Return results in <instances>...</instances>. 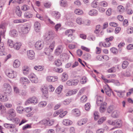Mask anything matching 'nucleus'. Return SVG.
I'll return each mask as SVG.
<instances>
[{
    "instance_id": "obj_1",
    "label": "nucleus",
    "mask_w": 133,
    "mask_h": 133,
    "mask_svg": "<svg viewBox=\"0 0 133 133\" xmlns=\"http://www.w3.org/2000/svg\"><path fill=\"white\" fill-rule=\"evenodd\" d=\"M108 123L110 125H115L116 127H119L122 126V122L119 119H116L113 121L111 120H109L108 121Z\"/></svg>"
},
{
    "instance_id": "obj_2",
    "label": "nucleus",
    "mask_w": 133,
    "mask_h": 133,
    "mask_svg": "<svg viewBox=\"0 0 133 133\" xmlns=\"http://www.w3.org/2000/svg\"><path fill=\"white\" fill-rule=\"evenodd\" d=\"M3 86L5 93L8 95L10 94L12 91V89L10 84L5 83L4 84Z\"/></svg>"
},
{
    "instance_id": "obj_3",
    "label": "nucleus",
    "mask_w": 133,
    "mask_h": 133,
    "mask_svg": "<svg viewBox=\"0 0 133 133\" xmlns=\"http://www.w3.org/2000/svg\"><path fill=\"white\" fill-rule=\"evenodd\" d=\"M5 73L9 78H13L16 77L17 75L16 72L11 69H9L6 70L5 71Z\"/></svg>"
},
{
    "instance_id": "obj_4",
    "label": "nucleus",
    "mask_w": 133,
    "mask_h": 133,
    "mask_svg": "<svg viewBox=\"0 0 133 133\" xmlns=\"http://www.w3.org/2000/svg\"><path fill=\"white\" fill-rule=\"evenodd\" d=\"M7 24L6 23H2L0 24V36L2 35L5 36Z\"/></svg>"
},
{
    "instance_id": "obj_5",
    "label": "nucleus",
    "mask_w": 133,
    "mask_h": 133,
    "mask_svg": "<svg viewBox=\"0 0 133 133\" xmlns=\"http://www.w3.org/2000/svg\"><path fill=\"white\" fill-rule=\"evenodd\" d=\"M54 38V35L52 32H49L45 36V40L48 42H51Z\"/></svg>"
},
{
    "instance_id": "obj_6",
    "label": "nucleus",
    "mask_w": 133,
    "mask_h": 133,
    "mask_svg": "<svg viewBox=\"0 0 133 133\" xmlns=\"http://www.w3.org/2000/svg\"><path fill=\"white\" fill-rule=\"evenodd\" d=\"M30 81L33 83H36L38 82V79L36 76L33 73H31L28 76Z\"/></svg>"
},
{
    "instance_id": "obj_7",
    "label": "nucleus",
    "mask_w": 133,
    "mask_h": 133,
    "mask_svg": "<svg viewBox=\"0 0 133 133\" xmlns=\"http://www.w3.org/2000/svg\"><path fill=\"white\" fill-rule=\"evenodd\" d=\"M44 45V43L43 41H38L35 44V47L36 49L40 50L43 48Z\"/></svg>"
},
{
    "instance_id": "obj_8",
    "label": "nucleus",
    "mask_w": 133,
    "mask_h": 133,
    "mask_svg": "<svg viewBox=\"0 0 133 133\" xmlns=\"http://www.w3.org/2000/svg\"><path fill=\"white\" fill-rule=\"evenodd\" d=\"M30 30V27L29 25L24 26L21 28L20 32H22L23 34H26L28 33Z\"/></svg>"
},
{
    "instance_id": "obj_9",
    "label": "nucleus",
    "mask_w": 133,
    "mask_h": 133,
    "mask_svg": "<svg viewBox=\"0 0 133 133\" xmlns=\"http://www.w3.org/2000/svg\"><path fill=\"white\" fill-rule=\"evenodd\" d=\"M28 57L30 59H32L35 57V53L32 50L28 51L27 52Z\"/></svg>"
},
{
    "instance_id": "obj_10",
    "label": "nucleus",
    "mask_w": 133,
    "mask_h": 133,
    "mask_svg": "<svg viewBox=\"0 0 133 133\" xmlns=\"http://www.w3.org/2000/svg\"><path fill=\"white\" fill-rule=\"evenodd\" d=\"M20 82L22 84H28L30 83L29 80L26 78L22 77L20 79Z\"/></svg>"
},
{
    "instance_id": "obj_11",
    "label": "nucleus",
    "mask_w": 133,
    "mask_h": 133,
    "mask_svg": "<svg viewBox=\"0 0 133 133\" xmlns=\"http://www.w3.org/2000/svg\"><path fill=\"white\" fill-rule=\"evenodd\" d=\"M78 81L77 79L70 80L66 82L67 84L68 85H76L78 82Z\"/></svg>"
},
{
    "instance_id": "obj_12",
    "label": "nucleus",
    "mask_w": 133,
    "mask_h": 133,
    "mask_svg": "<svg viewBox=\"0 0 133 133\" xmlns=\"http://www.w3.org/2000/svg\"><path fill=\"white\" fill-rule=\"evenodd\" d=\"M63 49L62 46L59 45L58 46L55 50V54L56 55H58L62 52Z\"/></svg>"
},
{
    "instance_id": "obj_13",
    "label": "nucleus",
    "mask_w": 133,
    "mask_h": 133,
    "mask_svg": "<svg viewBox=\"0 0 133 133\" xmlns=\"http://www.w3.org/2000/svg\"><path fill=\"white\" fill-rule=\"evenodd\" d=\"M58 77L56 76H48L46 77L47 81L49 82H53L57 80Z\"/></svg>"
},
{
    "instance_id": "obj_14",
    "label": "nucleus",
    "mask_w": 133,
    "mask_h": 133,
    "mask_svg": "<svg viewBox=\"0 0 133 133\" xmlns=\"http://www.w3.org/2000/svg\"><path fill=\"white\" fill-rule=\"evenodd\" d=\"M34 29L36 32H39L41 29V24L38 22H36L34 24Z\"/></svg>"
},
{
    "instance_id": "obj_15",
    "label": "nucleus",
    "mask_w": 133,
    "mask_h": 133,
    "mask_svg": "<svg viewBox=\"0 0 133 133\" xmlns=\"http://www.w3.org/2000/svg\"><path fill=\"white\" fill-rule=\"evenodd\" d=\"M52 16L56 19H58L61 16L60 13L57 11H54L52 12Z\"/></svg>"
},
{
    "instance_id": "obj_16",
    "label": "nucleus",
    "mask_w": 133,
    "mask_h": 133,
    "mask_svg": "<svg viewBox=\"0 0 133 133\" xmlns=\"http://www.w3.org/2000/svg\"><path fill=\"white\" fill-rule=\"evenodd\" d=\"M41 90L43 95L45 96L48 92V88L46 86H42L41 88Z\"/></svg>"
},
{
    "instance_id": "obj_17",
    "label": "nucleus",
    "mask_w": 133,
    "mask_h": 133,
    "mask_svg": "<svg viewBox=\"0 0 133 133\" xmlns=\"http://www.w3.org/2000/svg\"><path fill=\"white\" fill-rule=\"evenodd\" d=\"M8 114L9 116L12 118L16 116L15 111L12 109H11L8 110Z\"/></svg>"
},
{
    "instance_id": "obj_18",
    "label": "nucleus",
    "mask_w": 133,
    "mask_h": 133,
    "mask_svg": "<svg viewBox=\"0 0 133 133\" xmlns=\"http://www.w3.org/2000/svg\"><path fill=\"white\" fill-rule=\"evenodd\" d=\"M30 68L29 67L26 65L23 66L22 68V70L23 74L24 75H26L29 73Z\"/></svg>"
},
{
    "instance_id": "obj_19",
    "label": "nucleus",
    "mask_w": 133,
    "mask_h": 133,
    "mask_svg": "<svg viewBox=\"0 0 133 133\" xmlns=\"http://www.w3.org/2000/svg\"><path fill=\"white\" fill-rule=\"evenodd\" d=\"M107 87L104 89V91L106 94L108 96H110L111 95L112 91L111 89L110 88L109 85H107Z\"/></svg>"
},
{
    "instance_id": "obj_20",
    "label": "nucleus",
    "mask_w": 133,
    "mask_h": 133,
    "mask_svg": "<svg viewBox=\"0 0 133 133\" xmlns=\"http://www.w3.org/2000/svg\"><path fill=\"white\" fill-rule=\"evenodd\" d=\"M74 30L73 29H71L66 30L65 32V34L68 35V37H70L71 38H72V34Z\"/></svg>"
},
{
    "instance_id": "obj_21",
    "label": "nucleus",
    "mask_w": 133,
    "mask_h": 133,
    "mask_svg": "<svg viewBox=\"0 0 133 133\" xmlns=\"http://www.w3.org/2000/svg\"><path fill=\"white\" fill-rule=\"evenodd\" d=\"M68 76L66 72L63 73L62 75L61 79L62 82L66 81L68 79Z\"/></svg>"
},
{
    "instance_id": "obj_22",
    "label": "nucleus",
    "mask_w": 133,
    "mask_h": 133,
    "mask_svg": "<svg viewBox=\"0 0 133 133\" xmlns=\"http://www.w3.org/2000/svg\"><path fill=\"white\" fill-rule=\"evenodd\" d=\"M107 103L105 102L103 103V105H101L99 108V110L100 112L102 113L105 111L106 109V105Z\"/></svg>"
},
{
    "instance_id": "obj_23",
    "label": "nucleus",
    "mask_w": 133,
    "mask_h": 133,
    "mask_svg": "<svg viewBox=\"0 0 133 133\" xmlns=\"http://www.w3.org/2000/svg\"><path fill=\"white\" fill-rule=\"evenodd\" d=\"M63 123L64 125L68 126L71 124L72 123V122L69 119H65L63 120Z\"/></svg>"
},
{
    "instance_id": "obj_24",
    "label": "nucleus",
    "mask_w": 133,
    "mask_h": 133,
    "mask_svg": "<svg viewBox=\"0 0 133 133\" xmlns=\"http://www.w3.org/2000/svg\"><path fill=\"white\" fill-rule=\"evenodd\" d=\"M76 23L79 25L84 24V20L82 18L78 17L76 20Z\"/></svg>"
},
{
    "instance_id": "obj_25",
    "label": "nucleus",
    "mask_w": 133,
    "mask_h": 133,
    "mask_svg": "<svg viewBox=\"0 0 133 133\" xmlns=\"http://www.w3.org/2000/svg\"><path fill=\"white\" fill-rule=\"evenodd\" d=\"M20 62L18 59L15 60L13 64V66L15 68H17L19 67L20 65Z\"/></svg>"
},
{
    "instance_id": "obj_26",
    "label": "nucleus",
    "mask_w": 133,
    "mask_h": 133,
    "mask_svg": "<svg viewBox=\"0 0 133 133\" xmlns=\"http://www.w3.org/2000/svg\"><path fill=\"white\" fill-rule=\"evenodd\" d=\"M24 16L25 18H29L32 17L33 14L30 12H26L24 13Z\"/></svg>"
},
{
    "instance_id": "obj_27",
    "label": "nucleus",
    "mask_w": 133,
    "mask_h": 133,
    "mask_svg": "<svg viewBox=\"0 0 133 133\" xmlns=\"http://www.w3.org/2000/svg\"><path fill=\"white\" fill-rule=\"evenodd\" d=\"M8 98L6 95H3L0 94V101L3 102H5L8 101Z\"/></svg>"
},
{
    "instance_id": "obj_28",
    "label": "nucleus",
    "mask_w": 133,
    "mask_h": 133,
    "mask_svg": "<svg viewBox=\"0 0 133 133\" xmlns=\"http://www.w3.org/2000/svg\"><path fill=\"white\" fill-rule=\"evenodd\" d=\"M72 112L76 116H79L80 115V112L78 109H75L72 110Z\"/></svg>"
},
{
    "instance_id": "obj_29",
    "label": "nucleus",
    "mask_w": 133,
    "mask_h": 133,
    "mask_svg": "<svg viewBox=\"0 0 133 133\" xmlns=\"http://www.w3.org/2000/svg\"><path fill=\"white\" fill-rule=\"evenodd\" d=\"M103 100V98L102 97L100 96L98 97L97 98L96 103L98 105H103L102 101Z\"/></svg>"
},
{
    "instance_id": "obj_30",
    "label": "nucleus",
    "mask_w": 133,
    "mask_h": 133,
    "mask_svg": "<svg viewBox=\"0 0 133 133\" xmlns=\"http://www.w3.org/2000/svg\"><path fill=\"white\" fill-rule=\"evenodd\" d=\"M98 14V12L96 10L93 9L90 11L89 14L91 16H95Z\"/></svg>"
},
{
    "instance_id": "obj_31",
    "label": "nucleus",
    "mask_w": 133,
    "mask_h": 133,
    "mask_svg": "<svg viewBox=\"0 0 133 133\" xmlns=\"http://www.w3.org/2000/svg\"><path fill=\"white\" fill-rule=\"evenodd\" d=\"M10 34L12 37L16 36L18 35L17 32L15 30H11L10 32Z\"/></svg>"
},
{
    "instance_id": "obj_32",
    "label": "nucleus",
    "mask_w": 133,
    "mask_h": 133,
    "mask_svg": "<svg viewBox=\"0 0 133 133\" xmlns=\"http://www.w3.org/2000/svg\"><path fill=\"white\" fill-rule=\"evenodd\" d=\"M16 15L20 17L21 16L22 12L21 10L19 7L17 6L16 10Z\"/></svg>"
},
{
    "instance_id": "obj_33",
    "label": "nucleus",
    "mask_w": 133,
    "mask_h": 133,
    "mask_svg": "<svg viewBox=\"0 0 133 133\" xmlns=\"http://www.w3.org/2000/svg\"><path fill=\"white\" fill-rule=\"evenodd\" d=\"M4 126L6 128H13L15 127V125L14 124L7 123H5L4 124Z\"/></svg>"
},
{
    "instance_id": "obj_34",
    "label": "nucleus",
    "mask_w": 133,
    "mask_h": 133,
    "mask_svg": "<svg viewBox=\"0 0 133 133\" xmlns=\"http://www.w3.org/2000/svg\"><path fill=\"white\" fill-rule=\"evenodd\" d=\"M21 45V43H16L14 45L13 47L16 50H18L20 48Z\"/></svg>"
},
{
    "instance_id": "obj_35",
    "label": "nucleus",
    "mask_w": 133,
    "mask_h": 133,
    "mask_svg": "<svg viewBox=\"0 0 133 133\" xmlns=\"http://www.w3.org/2000/svg\"><path fill=\"white\" fill-rule=\"evenodd\" d=\"M63 86L62 85H60L56 90V92L58 94H59L62 91L63 88Z\"/></svg>"
},
{
    "instance_id": "obj_36",
    "label": "nucleus",
    "mask_w": 133,
    "mask_h": 133,
    "mask_svg": "<svg viewBox=\"0 0 133 133\" xmlns=\"http://www.w3.org/2000/svg\"><path fill=\"white\" fill-rule=\"evenodd\" d=\"M119 113V111H117L115 110L112 113L111 116L114 118H117L118 116Z\"/></svg>"
},
{
    "instance_id": "obj_37",
    "label": "nucleus",
    "mask_w": 133,
    "mask_h": 133,
    "mask_svg": "<svg viewBox=\"0 0 133 133\" xmlns=\"http://www.w3.org/2000/svg\"><path fill=\"white\" fill-rule=\"evenodd\" d=\"M1 36H0V51L3 52L4 51L5 47L4 43L2 42H1Z\"/></svg>"
},
{
    "instance_id": "obj_38",
    "label": "nucleus",
    "mask_w": 133,
    "mask_h": 133,
    "mask_svg": "<svg viewBox=\"0 0 133 133\" xmlns=\"http://www.w3.org/2000/svg\"><path fill=\"white\" fill-rule=\"evenodd\" d=\"M54 64L57 66H59L62 65V63L60 59H57L55 61Z\"/></svg>"
},
{
    "instance_id": "obj_39",
    "label": "nucleus",
    "mask_w": 133,
    "mask_h": 133,
    "mask_svg": "<svg viewBox=\"0 0 133 133\" xmlns=\"http://www.w3.org/2000/svg\"><path fill=\"white\" fill-rule=\"evenodd\" d=\"M117 10L120 14H121L124 12V8L122 5H119L117 7Z\"/></svg>"
},
{
    "instance_id": "obj_40",
    "label": "nucleus",
    "mask_w": 133,
    "mask_h": 133,
    "mask_svg": "<svg viewBox=\"0 0 133 133\" xmlns=\"http://www.w3.org/2000/svg\"><path fill=\"white\" fill-rule=\"evenodd\" d=\"M47 104L46 102L45 101H42L40 102L38 104V107H43Z\"/></svg>"
},
{
    "instance_id": "obj_41",
    "label": "nucleus",
    "mask_w": 133,
    "mask_h": 133,
    "mask_svg": "<svg viewBox=\"0 0 133 133\" xmlns=\"http://www.w3.org/2000/svg\"><path fill=\"white\" fill-rule=\"evenodd\" d=\"M60 5L61 6L65 7L67 6V2L65 0H61L60 1Z\"/></svg>"
},
{
    "instance_id": "obj_42",
    "label": "nucleus",
    "mask_w": 133,
    "mask_h": 133,
    "mask_svg": "<svg viewBox=\"0 0 133 133\" xmlns=\"http://www.w3.org/2000/svg\"><path fill=\"white\" fill-rule=\"evenodd\" d=\"M60 58H62L63 60L66 59L68 58V55L65 53H62L60 55Z\"/></svg>"
},
{
    "instance_id": "obj_43",
    "label": "nucleus",
    "mask_w": 133,
    "mask_h": 133,
    "mask_svg": "<svg viewBox=\"0 0 133 133\" xmlns=\"http://www.w3.org/2000/svg\"><path fill=\"white\" fill-rule=\"evenodd\" d=\"M128 65V62L126 61H123L122 64V67L123 69L126 68Z\"/></svg>"
},
{
    "instance_id": "obj_44",
    "label": "nucleus",
    "mask_w": 133,
    "mask_h": 133,
    "mask_svg": "<svg viewBox=\"0 0 133 133\" xmlns=\"http://www.w3.org/2000/svg\"><path fill=\"white\" fill-rule=\"evenodd\" d=\"M16 110L18 113L21 114L24 110V108L21 107H18L17 108Z\"/></svg>"
},
{
    "instance_id": "obj_45",
    "label": "nucleus",
    "mask_w": 133,
    "mask_h": 133,
    "mask_svg": "<svg viewBox=\"0 0 133 133\" xmlns=\"http://www.w3.org/2000/svg\"><path fill=\"white\" fill-rule=\"evenodd\" d=\"M63 110L62 109H61L59 110L56 111L53 114V116L55 117L59 115L60 113L63 111Z\"/></svg>"
},
{
    "instance_id": "obj_46",
    "label": "nucleus",
    "mask_w": 133,
    "mask_h": 133,
    "mask_svg": "<svg viewBox=\"0 0 133 133\" xmlns=\"http://www.w3.org/2000/svg\"><path fill=\"white\" fill-rule=\"evenodd\" d=\"M29 6L26 4L24 5L21 8L22 10L24 11H26L29 10Z\"/></svg>"
},
{
    "instance_id": "obj_47",
    "label": "nucleus",
    "mask_w": 133,
    "mask_h": 133,
    "mask_svg": "<svg viewBox=\"0 0 133 133\" xmlns=\"http://www.w3.org/2000/svg\"><path fill=\"white\" fill-rule=\"evenodd\" d=\"M32 103L34 104L37 103V98L35 97H33L30 98Z\"/></svg>"
},
{
    "instance_id": "obj_48",
    "label": "nucleus",
    "mask_w": 133,
    "mask_h": 133,
    "mask_svg": "<svg viewBox=\"0 0 133 133\" xmlns=\"http://www.w3.org/2000/svg\"><path fill=\"white\" fill-rule=\"evenodd\" d=\"M91 106L90 103H87L85 105V108L86 110H89L91 108Z\"/></svg>"
},
{
    "instance_id": "obj_49",
    "label": "nucleus",
    "mask_w": 133,
    "mask_h": 133,
    "mask_svg": "<svg viewBox=\"0 0 133 133\" xmlns=\"http://www.w3.org/2000/svg\"><path fill=\"white\" fill-rule=\"evenodd\" d=\"M7 44L11 48H12L14 44L13 41L11 39H8Z\"/></svg>"
},
{
    "instance_id": "obj_50",
    "label": "nucleus",
    "mask_w": 133,
    "mask_h": 133,
    "mask_svg": "<svg viewBox=\"0 0 133 133\" xmlns=\"http://www.w3.org/2000/svg\"><path fill=\"white\" fill-rule=\"evenodd\" d=\"M52 42V43L50 44L49 46V48L50 49L51 51H52L54 49L55 46V42L54 41H52L51 43Z\"/></svg>"
},
{
    "instance_id": "obj_51",
    "label": "nucleus",
    "mask_w": 133,
    "mask_h": 133,
    "mask_svg": "<svg viewBox=\"0 0 133 133\" xmlns=\"http://www.w3.org/2000/svg\"><path fill=\"white\" fill-rule=\"evenodd\" d=\"M75 13L77 14L80 15L82 14L83 12L82 10L79 9H77L75 10Z\"/></svg>"
},
{
    "instance_id": "obj_52",
    "label": "nucleus",
    "mask_w": 133,
    "mask_h": 133,
    "mask_svg": "<svg viewBox=\"0 0 133 133\" xmlns=\"http://www.w3.org/2000/svg\"><path fill=\"white\" fill-rule=\"evenodd\" d=\"M87 99L86 96H83L81 98V102L82 103L85 102L87 101Z\"/></svg>"
},
{
    "instance_id": "obj_53",
    "label": "nucleus",
    "mask_w": 133,
    "mask_h": 133,
    "mask_svg": "<svg viewBox=\"0 0 133 133\" xmlns=\"http://www.w3.org/2000/svg\"><path fill=\"white\" fill-rule=\"evenodd\" d=\"M87 79L86 77L84 76L80 80V82L82 84H84L87 81Z\"/></svg>"
},
{
    "instance_id": "obj_54",
    "label": "nucleus",
    "mask_w": 133,
    "mask_h": 133,
    "mask_svg": "<svg viewBox=\"0 0 133 133\" xmlns=\"http://www.w3.org/2000/svg\"><path fill=\"white\" fill-rule=\"evenodd\" d=\"M54 122V119H52L50 120H48L47 125L48 126H51L53 125Z\"/></svg>"
},
{
    "instance_id": "obj_55",
    "label": "nucleus",
    "mask_w": 133,
    "mask_h": 133,
    "mask_svg": "<svg viewBox=\"0 0 133 133\" xmlns=\"http://www.w3.org/2000/svg\"><path fill=\"white\" fill-rule=\"evenodd\" d=\"M34 69L38 71L43 70L42 66H35L34 67Z\"/></svg>"
},
{
    "instance_id": "obj_56",
    "label": "nucleus",
    "mask_w": 133,
    "mask_h": 133,
    "mask_svg": "<svg viewBox=\"0 0 133 133\" xmlns=\"http://www.w3.org/2000/svg\"><path fill=\"white\" fill-rule=\"evenodd\" d=\"M84 57L85 59H89L91 58V56L89 54L87 53L84 55Z\"/></svg>"
},
{
    "instance_id": "obj_57",
    "label": "nucleus",
    "mask_w": 133,
    "mask_h": 133,
    "mask_svg": "<svg viewBox=\"0 0 133 133\" xmlns=\"http://www.w3.org/2000/svg\"><path fill=\"white\" fill-rule=\"evenodd\" d=\"M97 2L96 1H94L91 4V6L94 8H96L97 7Z\"/></svg>"
},
{
    "instance_id": "obj_58",
    "label": "nucleus",
    "mask_w": 133,
    "mask_h": 133,
    "mask_svg": "<svg viewBox=\"0 0 133 133\" xmlns=\"http://www.w3.org/2000/svg\"><path fill=\"white\" fill-rule=\"evenodd\" d=\"M100 25H98L96 26V30L94 31V32L96 34H97L99 33L100 31Z\"/></svg>"
},
{
    "instance_id": "obj_59",
    "label": "nucleus",
    "mask_w": 133,
    "mask_h": 133,
    "mask_svg": "<svg viewBox=\"0 0 133 133\" xmlns=\"http://www.w3.org/2000/svg\"><path fill=\"white\" fill-rule=\"evenodd\" d=\"M44 53L46 55H49L50 53V52L52 51L49 48H46L45 49Z\"/></svg>"
},
{
    "instance_id": "obj_60",
    "label": "nucleus",
    "mask_w": 133,
    "mask_h": 133,
    "mask_svg": "<svg viewBox=\"0 0 133 133\" xmlns=\"http://www.w3.org/2000/svg\"><path fill=\"white\" fill-rule=\"evenodd\" d=\"M105 117H102L100 118L98 121V123L99 124H100L105 120Z\"/></svg>"
},
{
    "instance_id": "obj_61",
    "label": "nucleus",
    "mask_w": 133,
    "mask_h": 133,
    "mask_svg": "<svg viewBox=\"0 0 133 133\" xmlns=\"http://www.w3.org/2000/svg\"><path fill=\"white\" fill-rule=\"evenodd\" d=\"M111 45V43L108 42L106 41L103 43V46L105 47H107Z\"/></svg>"
},
{
    "instance_id": "obj_62",
    "label": "nucleus",
    "mask_w": 133,
    "mask_h": 133,
    "mask_svg": "<svg viewBox=\"0 0 133 133\" xmlns=\"http://www.w3.org/2000/svg\"><path fill=\"white\" fill-rule=\"evenodd\" d=\"M111 52L114 54H116L118 52V50L117 49L114 48H112L110 49Z\"/></svg>"
},
{
    "instance_id": "obj_63",
    "label": "nucleus",
    "mask_w": 133,
    "mask_h": 133,
    "mask_svg": "<svg viewBox=\"0 0 133 133\" xmlns=\"http://www.w3.org/2000/svg\"><path fill=\"white\" fill-rule=\"evenodd\" d=\"M25 20L23 19H16L14 21V23H23L24 22H25Z\"/></svg>"
},
{
    "instance_id": "obj_64",
    "label": "nucleus",
    "mask_w": 133,
    "mask_h": 133,
    "mask_svg": "<svg viewBox=\"0 0 133 133\" xmlns=\"http://www.w3.org/2000/svg\"><path fill=\"white\" fill-rule=\"evenodd\" d=\"M127 31L128 34H131L133 32V28L130 27L127 29Z\"/></svg>"
}]
</instances>
